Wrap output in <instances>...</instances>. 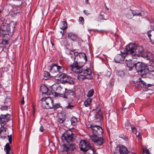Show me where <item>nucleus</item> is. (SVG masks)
<instances>
[{"label": "nucleus", "instance_id": "8", "mask_svg": "<svg viewBox=\"0 0 154 154\" xmlns=\"http://www.w3.org/2000/svg\"><path fill=\"white\" fill-rule=\"evenodd\" d=\"M48 68L50 72L53 74L62 73L63 72L64 70V67L61 63H60L59 65L53 63L51 65L48 66Z\"/></svg>", "mask_w": 154, "mask_h": 154}, {"label": "nucleus", "instance_id": "25", "mask_svg": "<svg viewBox=\"0 0 154 154\" xmlns=\"http://www.w3.org/2000/svg\"><path fill=\"white\" fill-rule=\"evenodd\" d=\"M40 90L42 94H50V90L45 85L41 86Z\"/></svg>", "mask_w": 154, "mask_h": 154}, {"label": "nucleus", "instance_id": "12", "mask_svg": "<svg viewBox=\"0 0 154 154\" xmlns=\"http://www.w3.org/2000/svg\"><path fill=\"white\" fill-rule=\"evenodd\" d=\"M59 78L61 82L63 84L68 83L70 85L74 84L73 79L65 73H62L59 75Z\"/></svg>", "mask_w": 154, "mask_h": 154}, {"label": "nucleus", "instance_id": "22", "mask_svg": "<svg viewBox=\"0 0 154 154\" xmlns=\"http://www.w3.org/2000/svg\"><path fill=\"white\" fill-rule=\"evenodd\" d=\"M3 37L2 42L0 43V47H1L6 48L8 45L9 43L8 40L10 38H8L7 36L6 35H3Z\"/></svg>", "mask_w": 154, "mask_h": 154}, {"label": "nucleus", "instance_id": "56", "mask_svg": "<svg viewBox=\"0 0 154 154\" xmlns=\"http://www.w3.org/2000/svg\"><path fill=\"white\" fill-rule=\"evenodd\" d=\"M60 32L62 34V35H64L65 33V32H64V30H63V31H60Z\"/></svg>", "mask_w": 154, "mask_h": 154}, {"label": "nucleus", "instance_id": "29", "mask_svg": "<svg viewBox=\"0 0 154 154\" xmlns=\"http://www.w3.org/2000/svg\"><path fill=\"white\" fill-rule=\"evenodd\" d=\"M67 25L66 22L65 21H62L61 23L60 28L63 30H64L67 29Z\"/></svg>", "mask_w": 154, "mask_h": 154}, {"label": "nucleus", "instance_id": "21", "mask_svg": "<svg viewBox=\"0 0 154 154\" xmlns=\"http://www.w3.org/2000/svg\"><path fill=\"white\" fill-rule=\"evenodd\" d=\"M0 110L6 113V115L7 116H10L11 114H12V109L10 106H9L5 105L2 106L0 108Z\"/></svg>", "mask_w": 154, "mask_h": 154}, {"label": "nucleus", "instance_id": "44", "mask_svg": "<svg viewBox=\"0 0 154 154\" xmlns=\"http://www.w3.org/2000/svg\"><path fill=\"white\" fill-rule=\"evenodd\" d=\"M74 106L73 105H72L70 104L69 103L68 105L66 107L67 109H72L73 108Z\"/></svg>", "mask_w": 154, "mask_h": 154}, {"label": "nucleus", "instance_id": "43", "mask_svg": "<svg viewBox=\"0 0 154 154\" xmlns=\"http://www.w3.org/2000/svg\"><path fill=\"white\" fill-rule=\"evenodd\" d=\"M8 140L9 141L10 144L11 143H12V135L11 134L10 135H8Z\"/></svg>", "mask_w": 154, "mask_h": 154}, {"label": "nucleus", "instance_id": "59", "mask_svg": "<svg viewBox=\"0 0 154 154\" xmlns=\"http://www.w3.org/2000/svg\"><path fill=\"white\" fill-rule=\"evenodd\" d=\"M151 84H147V85L149 86V87H150V86H151Z\"/></svg>", "mask_w": 154, "mask_h": 154}, {"label": "nucleus", "instance_id": "41", "mask_svg": "<svg viewBox=\"0 0 154 154\" xmlns=\"http://www.w3.org/2000/svg\"><path fill=\"white\" fill-rule=\"evenodd\" d=\"M143 154H151L149 151L147 149H143Z\"/></svg>", "mask_w": 154, "mask_h": 154}, {"label": "nucleus", "instance_id": "57", "mask_svg": "<svg viewBox=\"0 0 154 154\" xmlns=\"http://www.w3.org/2000/svg\"><path fill=\"white\" fill-rule=\"evenodd\" d=\"M141 118H140L141 119H142L143 120H144L145 119V118L143 116H141Z\"/></svg>", "mask_w": 154, "mask_h": 154}, {"label": "nucleus", "instance_id": "46", "mask_svg": "<svg viewBox=\"0 0 154 154\" xmlns=\"http://www.w3.org/2000/svg\"><path fill=\"white\" fill-rule=\"evenodd\" d=\"M98 19L99 20H106V19H105L103 17V15L101 14H100L98 16Z\"/></svg>", "mask_w": 154, "mask_h": 154}, {"label": "nucleus", "instance_id": "58", "mask_svg": "<svg viewBox=\"0 0 154 154\" xmlns=\"http://www.w3.org/2000/svg\"><path fill=\"white\" fill-rule=\"evenodd\" d=\"M114 85V83L112 82H111L110 83V85H111L112 86H113Z\"/></svg>", "mask_w": 154, "mask_h": 154}, {"label": "nucleus", "instance_id": "33", "mask_svg": "<svg viewBox=\"0 0 154 154\" xmlns=\"http://www.w3.org/2000/svg\"><path fill=\"white\" fill-rule=\"evenodd\" d=\"M137 85L141 88H143L146 85V83L142 80H140L137 83Z\"/></svg>", "mask_w": 154, "mask_h": 154}, {"label": "nucleus", "instance_id": "15", "mask_svg": "<svg viewBox=\"0 0 154 154\" xmlns=\"http://www.w3.org/2000/svg\"><path fill=\"white\" fill-rule=\"evenodd\" d=\"M21 7L19 5L14 6L10 12V15L14 17L19 15L21 12Z\"/></svg>", "mask_w": 154, "mask_h": 154}, {"label": "nucleus", "instance_id": "1", "mask_svg": "<svg viewBox=\"0 0 154 154\" xmlns=\"http://www.w3.org/2000/svg\"><path fill=\"white\" fill-rule=\"evenodd\" d=\"M16 26V23L13 21L9 24L2 23L0 27V35L7 36L8 38H10L15 30Z\"/></svg>", "mask_w": 154, "mask_h": 154}, {"label": "nucleus", "instance_id": "20", "mask_svg": "<svg viewBox=\"0 0 154 154\" xmlns=\"http://www.w3.org/2000/svg\"><path fill=\"white\" fill-rule=\"evenodd\" d=\"M128 57L125 53L121 52V54H118L115 57L114 60L116 63H120Z\"/></svg>", "mask_w": 154, "mask_h": 154}, {"label": "nucleus", "instance_id": "38", "mask_svg": "<svg viewBox=\"0 0 154 154\" xmlns=\"http://www.w3.org/2000/svg\"><path fill=\"white\" fill-rule=\"evenodd\" d=\"M132 126L131 125L130 123L128 122H127L125 123V128L127 129H128Z\"/></svg>", "mask_w": 154, "mask_h": 154}, {"label": "nucleus", "instance_id": "5", "mask_svg": "<svg viewBox=\"0 0 154 154\" xmlns=\"http://www.w3.org/2000/svg\"><path fill=\"white\" fill-rule=\"evenodd\" d=\"M84 62L81 61L77 62L74 61L72 64L69 65V67L72 71L75 73H81L83 70L82 67L84 65Z\"/></svg>", "mask_w": 154, "mask_h": 154}, {"label": "nucleus", "instance_id": "9", "mask_svg": "<svg viewBox=\"0 0 154 154\" xmlns=\"http://www.w3.org/2000/svg\"><path fill=\"white\" fill-rule=\"evenodd\" d=\"M79 74L77 78L80 81H82L85 79H90L92 78L91 71L89 69H87L84 70L83 73L81 72Z\"/></svg>", "mask_w": 154, "mask_h": 154}, {"label": "nucleus", "instance_id": "39", "mask_svg": "<svg viewBox=\"0 0 154 154\" xmlns=\"http://www.w3.org/2000/svg\"><path fill=\"white\" fill-rule=\"evenodd\" d=\"M43 75L45 77L48 78L50 77V73L46 71H44L43 73Z\"/></svg>", "mask_w": 154, "mask_h": 154}, {"label": "nucleus", "instance_id": "2", "mask_svg": "<svg viewBox=\"0 0 154 154\" xmlns=\"http://www.w3.org/2000/svg\"><path fill=\"white\" fill-rule=\"evenodd\" d=\"M134 68L138 72H140L142 78H150L153 76V74L151 73L149 69L145 67L144 65L140 62L135 63Z\"/></svg>", "mask_w": 154, "mask_h": 154}, {"label": "nucleus", "instance_id": "4", "mask_svg": "<svg viewBox=\"0 0 154 154\" xmlns=\"http://www.w3.org/2000/svg\"><path fill=\"white\" fill-rule=\"evenodd\" d=\"M73 135V132L69 130L66 131L62 134L61 139L64 142L71 143L75 140Z\"/></svg>", "mask_w": 154, "mask_h": 154}, {"label": "nucleus", "instance_id": "7", "mask_svg": "<svg viewBox=\"0 0 154 154\" xmlns=\"http://www.w3.org/2000/svg\"><path fill=\"white\" fill-rule=\"evenodd\" d=\"M41 106L47 109H51L53 107V100L50 97H43L41 100Z\"/></svg>", "mask_w": 154, "mask_h": 154}, {"label": "nucleus", "instance_id": "30", "mask_svg": "<svg viewBox=\"0 0 154 154\" xmlns=\"http://www.w3.org/2000/svg\"><path fill=\"white\" fill-rule=\"evenodd\" d=\"M133 14V11L131 10H130L128 11L127 14H126V17L129 19L131 18L134 16Z\"/></svg>", "mask_w": 154, "mask_h": 154}, {"label": "nucleus", "instance_id": "10", "mask_svg": "<svg viewBox=\"0 0 154 154\" xmlns=\"http://www.w3.org/2000/svg\"><path fill=\"white\" fill-rule=\"evenodd\" d=\"M88 127L92 133V135H100L103 133L102 128L100 126L94 125H88Z\"/></svg>", "mask_w": 154, "mask_h": 154}, {"label": "nucleus", "instance_id": "45", "mask_svg": "<svg viewBox=\"0 0 154 154\" xmlns=\"http://www.w3.org/2000/svg\"><path fill=\"white\" fill-rule=\"evenodd\" d=\"M131 128L132 129V131H133V132L134 134H136L137 133V130H136V128L134 126H132L131 127Z\"/></svg>", "mask_w": 154, "mask_h": 154}, {"label": "nucleus", "instance_id": "35", "mask_svg": "<svg viewBox=\"0 0 154 154\" xmlns=\"http://www.w3.org/2000/svg\"><path fill=\"white\" fill-rule=\"evenodd\" d=\"M149 53H143L141 54V56L144 58H146L148 59L149 58Z\"/></svg>", "mask_w": 154, "mask_h": 154}, {"label": "nucleus", "instance_id": "60", "mask_svg": "<svg viewBox=\"0 0 154 154\" xmlns=\"http://www.w3.org/2000/svg\"><path fill=\"white\" fill-rule=\"evenodd\" d=\"M124 139L126 140H127L128 139V138L127 137H125V139Z\"/></svg>", "mask_w": 154, "mask_h": 154}, {"label": "nucleus", "instance_id": "40", "mask_svg": "<svg viewBox=\"0 0 154 154\" xmlns=\"http://www.w3.org/2000/svg\"><path fill=\"white\" fill-rule=\"evenodd\" d=\"M79 21L80 23L83 24L84 23V20L83 17H80L79 18Z\"/></svg>", "mask_w": 154, "mask_h": 154}, {"label": "nucleus", "instance_id": "48", "mask_svg": "<svg viewBox=\"0 0 154 154\" xmlns=\"http://www.w3.org/2000/svg\"><path fill=\"white\" fill-rule=\"evenodd\" d=\"M60 106L59 104H56L55 105L53 104V107L52 108H54V109H55L58 108Z\"/></svg>", "mask_w": 154, "mask_h": 154}, {"label": "nucleus", "instance_id": "51", "mask_svg": "<svg viewBox=\"0 0 154 154\" xmlns=\"http://www.w3.org/2000/svg\"><path fill=\"white\" fill-rule=\"evenodd\" d=\"M39 130L41 132H43L44 131V129L42 126H41L39 129Z\"/></svg>", "mask_w": 154, "mask_h": 154}, {"label": "nucleus", "instance_id": "34", "mask_svg": "<svg viewBox=\"0 0 154 154\" xmlns=\"http://www.w3.org/2000/svg\"><path fill=\"white\" fill-rule=\"evenodd\" d=\"M152 30H150L148 31L147 32V34L148 35V36L149 37V39L150 40L151 42H152V44H154V39L153 38L152 39H151V37L152 36V35L151 34V32Z\"/></svg>", "mask_w": 154, "mask_h": 154}, {"label": "nucleus", "instance_id": "49", "mask_svg": "<svg viewBox=\"0 0 154 154\" xmlns=\"http://www.w3.org/2000/svg\"><path fill=\"white\" fill-rule=\"evenodd\" d=\"M83 13L87 16L90 14H91L90 13L88 12L87 11H86L85 10H84L83 11Z\"/></svg>", "mask_w": 154, "mask_h": 154}, {"label": "nucleus", "instance_id": "16", "mask_svg": "<svg viewBox=\"0 0 154 154\" xmlns=\"http://www.w3.org/2000/svg\"><path fill=\"white\" fill-rule=\"evenodd\" d=\"M63 152H68L69 153L73 151L76 148V145L75 143H69L67 145L64 144L63 145Z\"/></svg>", "mask_w": 154, "mask_h": 154}, {"label": "nucleus", "instance_id": "26", "mask_svg": "<svg viewBox=\"0 0 154 154\" xmlns=\"http://www.w3.org/2000/svg\"><path fill=\"white\" fill-rule=\"evenodd\" d=\"M95 119H96L97 122H99L103 119V116L102 113L100 109L98 112H97L95 115Z\"/></svg>", "mask_w": 154, "mask_h": 154}, {"label": "nucleus", "instance_id": "13", "mask_svg": "<svg viewBox=\"0 0 154 154\" xmlns=\"http://www.w3.org/2000/svg\"><path fill=\"white\" fill-rule=\"evenodd\" d=\"M98 136L96 135H91L90 136V137L95 144L97 145L101 146L103 143L104 139L102 137Z\"/></svg>", "mask_w": 154, "mask_h": 154}, {"label": "nucleus", "instance_id": "32", "mask_svg": "<svg viewBox=\"0 0 154 154\" xmlns=\"http://www.w3.org/2000/svg\"><path fill=\"white\" fill-rule=\"evenodd\" d=\"M92 99L91 98H88L84 103V104L85 106L88 107L89 106L91 103V102Z\"/></svg>", "mask_w": 154, "mask_h": 154}, {"label": "nucleus", "instance_id": "47", "mask_svg": "<svg viewBox=\"0 0 154 154\" xmlns=\"http://www.w3.org/2000/svg\"><path fill=\"white\" fill-rule=\"evenodd\" d=\"M11 102V99L10 98H6L5 99L4 103H10Z\"/></svg>", "mask_w": 154, "mask_h": 154}, {"label": "nucleus", "instance_id": "63", "mask_svg": "<svg viewBox=\"0 0 154 154\" xmlns=\"http://www.w3.org/2000/svg\"><path fill=\"white\" fill-rule=\"evenodd\" d=\"M51 42V43L52 45H54V44H53V42Z\"/></svg>", "mask_w": 154, "mask_h": 154}, {"label": "nucleus", "instance_id": "61", "mask_svg": "<svg viewBox=\"0 0 154 154\" xmlns=\"http://www.w3.org/2000/svg\"><path fill=\"white\" fill-rule=\"evenodd\" d=\"M106 8L107 10H109V8H108L107 7H106Z\"/></svg>", "mask_w": 154, "mask_h": 154}, {"label": "nucleus", "instance_id": "55", "mask_svg": "<svg viewBox=\"0 0 154 154\" xmlns=\"http://www.w3.org/2000/svg\"><path fill=\"white\" fill-rule=\"evenodd\" d=\"M78 60H77V61L74 60V61H76L77 62H79V61H80V59H79V57H78Z\"/></svg>", "mask_w": 154, "mask_h": 154}, {"label": "nucleus", "instance_id": "54", "mask_svg": "<svg viewBox=\"0 0 154 154\" xmlns=\"http://www.w3.org/2000/svg\"><path fill=\"white\" fill-rule=\"evenodd\" d=\"M111 74V73L110 72L108 71L107 72V75L108 76H109Z\"/></svg>", "mask_w": 154, "mask_h": 154}, {"label": "nucleus", "instance_id": "11", "mask_svg": "<svg viewBox=\"0 0 154 154\" xmlns=\"http://www.w3.org/2000/svg\"><path fill=\"white\" fill-rule=\"evenodd\" d=\"M136 47V44L134 43H131L128 44L126 47L125 53L126 56L128 57H132L134 58L135 53V47Z\"/></svg>", "mask_w": 154, "mask_h": 154}, {"label": "nucleus", "instance_id": "23", "mask_svg": "<svg viewBox=\"0 0 154 154\" xmlns=\"http://www.w3.org/2000/svg\"><path fill=\"white\" fill-rule=\"evenodd\" d=\"M125 61L127 66L129 68V70L131 71L134 68L135 63L133 62L131 59H128V57H127Z\"/></svg>", "mask_w": 154, "mask_h": 154}, {"label": "nucleus", "instance_id": "27", "mask_svg": "<svg viewBox=\"0 0 154 154\" xmlns=\"http://www.w3.org/2000/svg\"><path fill=\"white\" fill-rule=\"evenodd\" d=\"M4 150L6 152V154L13 153L11 147L8 143L6 144L4 148Z\"/></svg>", "mask_w": 154, "mask_h": 154}, {"label": "nucleus", "instance_id": "24", "mask_svg": "<svg viewBox=\"0 0 154 154\" xmlns=\"http://www.w3.org/2000/svg\"><path fill=\"white\" fill-rule=\"evenodd\" d=\"M68 38L73 41H75L78 38V35L72 32H69L68 34Z\"/></svg>", "mask_w": 154, "mask_h": 154}, {"label": "nucleus", "instance_id": "6", "mask_svg": "<svg viewBox=\"0 0 154 154\" xmlns=\"http://www.w3.org/2000/svg\"><path fill=\"white\" fill-rule=\"evenodd\" d=\"M79 147L81 150L84 152H86L89 150L88 154H96L92 149H91L89 143L85 140H82L80 141Z\"/></svg>", "mask_w": 154, "mask_h": 154}, {"label": "nucleus", "instance_id": "19", "mask_svg": "<svg viewBox=\"0 0 154 154\" xmlns=\"http://www.w3.org/2000/svg\"><path fill=\"white\" fill-rule=\"evenodd\" d=\"M10 116L6 115H1L0 116V124L2 127L9 120Z\"/></svg>", "mask_w": 154, "mask_h": 154}, {"label": "nucleus", "instance_id": "18", "mask_svg": "<svg viewBox=\"0 0 154 154\" xmlns=\"http://www.w3.org/2000/svg\"><path fill=\"white\" fill-rule=\"evenodd\" d=\"M135 49L134 58L140 57L143 51V49L142 47L137 46L136 45Z\"/></svg>", "mask_w": 154, "mask_h": 154}, {"label": "nucleus", "instance_id": "14", "mask_svg": "<svg viewBox=\"0 0 154 154\" xmlns=\"http://www.w3.org/2000/svg\"><path fill=\"white\" fill-rule=\"evenodd\" d=\"M75 57L74 60H78V57H79V59H80L81 62H84L85 64L87 60V56L85 53H78L75 52L74 53Z\"/></svg>", "mask_w": 154, "mask_h": 154}, {"label": "nucleus", "instance_id": "36", "mask_svg": "<svg viewBox=\"0 0 154 154\" xmlns=\"http://www.w3.org/2000/svg\"><path fill=\"white\" fill-rule=\"evenodd\" d=\"M133 15L134 16H141V13L140 11L138 10H135L133 11Z\"/></svg>", "mask_w": 154, "mask_h": 154}, {"label": "nucleus", "instance_id": "3", "mask_svg": "<svg viewBox=\"0 0 154 154\" xmlns=\"http://www.w3.org/2000/svg\"><path fill=\"white\" fill-rule=\"evenodd\" d=\"M51 88L53 91H56L55 93L56 97L59 96L64 98L66 97L65 94H64L65 92V89L63 88L59 84H54L51 86Z\"/></svg>", "mask_w": 154, "mask_h": 154}, {"label": "nucleus", "instance_id": "50", "mask_svg": "<svg viewBox=\"0 0 154 154\" xmlns=\"http://www.w3.org/2000/svg\"><path fill=\"white\" fill-rule=\"evenodd\" d=\"M64 119H61V118H59V121L60 123H63V122H64Z\"/></svg>", "mask_w": 154, "mask_h": 154}, {"label": "nucleus", "instance_id": "62", "mask_svg": "<svg viewBox=\"0 0 154 154\" xmlns=\"http://www.w3.org/2000/svg\"><path fill=\"white\" fill-rule=\"evenodd\" d=\"M86 0V3H87V2H88V0Z\"/></svg>", "mask_w": 154, "mask_h": 154}, {"label": "nucleus", "instance_id": "31", "mask_svg": "<svg viewBox=\"0 0 154 154\" xmlns=\"http://www.w3.org/2000/svg\"><path fill=\"white\" fill-rule=\"evenodd\" d=\"M77 119L75 117H72L71 119V124L73 126L76 125L78 122Z\"/></svg>", "mask_w": 154, "mask_h": 154}, {"label": "nucleus", "instance_id": "53", "mask_svg": "<svg viewBox=\"0 0 154 154\" xmlns=\"http://www.w3.org/2000/svg\"><path fill=\"white\" fill-rule=\"evenodd\" d=\"M4 128L3 127H0V134L2 133V132L3 131Z\"/></svg>", "mask_w": 154, "mask_h": 154}, {"label": "nucleus", "instance_id": "17", "mask_svg": "<svg viewBox=\"0 0 154 154\" xmlns=\"http://www.w3.org/2000/svg\"><path fill=\"white\" fill-rule=\"evenodd\" d=\"M128 151L124 146L121 145L117 146L114 152L115 154H128Z\"/></svg>", "mask_w": 154, "mask_h": 154}, {"label": "nucleus", "instance_id": "52", "mask_svg": "<svg viewBox=\"0 0 154 154\" xmlns=\"http://www.w3.org/2000/svg\"><path fill=\"white\" fill-rule=\"evenodd\" d=\"M21 103L22 104H23L24 103V98L23 97H22V100L21 101Z\"/></svg>", "mask_w": 154, "mask_h": 154}, {"label": "nucleus", "instance_id": "28", "mask_svg": "<svg viewBox=\"0 0 154 154\" xmlns=\"http://www.w3.org/2000/svg\"><path fill=\"white\" fill-rule=\"evenodd\" d=\"M66 88H65V96L66 97L65 98H69V96H72L74 94V93L73 91L71 90H68L67 91H66Z\"/></svg>", "mask_w": 154, "mask_h": 154}, {"label": "nucleus", "instance_id": "37", "mask_svg": "<svg viewBox=\"0 0 154 154\" xmlns=\"http://www.w3.org/2000/svg\"><path fill=\"white\" fill-rule=\"evenodd\" d=\"M94 93V91L93 89H92L89 91L87 95V96L88 97H90L92 96Z\"/></svg>", "mask_w": 154, "mask_h": 154}, {"label": "nucleus", "instance_id": "42", "mask_svg": "<svg viewBox=\"0 0 154 154\" xmlns=\"http://www.w3.org/2000/svg\"><path fill=\"white\" fill-rule=\"evenodd\" d=\"M151 24V29L152 30H154V20H152L150 22Z\"/></svg>", "mask_w": 154, "mask_h": 154}]
</instances>
